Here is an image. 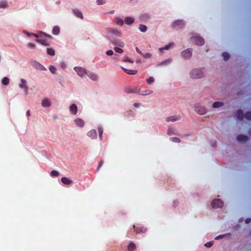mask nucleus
I'll list each match as a JSON object with an SVG mask.
<instances>
[{"mask_svg":"<svg viewBox=\"0 0 251 251\" xmlns=\"http://www.w3.org/2000/svg\"><path fill=\"white\" fill-rule=\"evenodd\" d=\"M190 76L192 78H200L203 76V72L201 69H195L191 71Z\"/></svg>","mask_w":251,"mask_h":251,"instance_id":"obj_1","label":"nucleus"},{"mask_svg":"<svg viewBox=\"0 0 251 251\" xmlns=\"http://www.w3.org/2000/svg\"><path fill=\"white\" fill-rule=\"evenodd\" d=\"M185 25V22L182 20H177L172 24V27L174 29L182 28Z\"/></svg>","mask_w":251,"mask_h":251,"instance_id":"obj_2","label":"nucleus"},{"mask_svg":"<svg viewBox=\"0 0 251 251\" xmlns=\"http://www.w3.org/2000/svg\"><path fill=\"white\" fill-rule=\"evenodd\" d=\"M192 55V49H188L183 50L181 53V56L184 59H189Z\"/></svg>","mask_w":251,"mask_h":251,"instance_id":"obj_3","label":"nucleus"},{"mask_svg":"<svg viewBox=\"0 0 251 251\" xmlns=\"http://www.w3.org/2000/svg\"><path fill=\"white\" fill-rule=\"evenodd\" d=\"M223 205V202L219 199L214 200L211 202V205L212 207L215 208L222 207Z\"/></svg>","mask_w":251,"mask_h":251,"instance_id":"obj_4","label":"nucleus"},{"mask_svg":"<svg viewBox=\"0 0 251 251\" xmlns=\"http://www.w3.org/2000/svg\"><path fill=\"white\" fill-rule=\"evenodd\" d=\"M74 70L77 73L78 75L82 77L85 74H87V72L85 69L79 67H75Z\"/></svg>","mask_w":251,"mask_h":251,"instance_id":"obj_5","label":"nucleus"},{"mask_svg":"<svg viewBox=\"0 0 251 251\" xmlns=\"http://www.w3.org/2000/svg\"><path fill=\"white\" fill-rule=\"evenodd\" d=\"M192 39L195 43L198 45H202L204 43L203 39L201 37L195 36Z\"/></svg>","mask_w":251,"mask_h":251,"instance_id":"obj_6","label":"nucleus"},{"mask_svg":"<svg viewBox=\"0 0 251 251\" xmlns=\"http://www.w3.org/2000/svg\"><path fill=\"white\" fill-rule=\"evenodd\" d=\"M133 228L136 233H145L147 231V228L143 226H136L133 225Z\"/></svg>","mask_w":251,"mask_h":251,"instance_id":"obj_7","label":"nucleus"},{"mask_svg":"<svg viewBox=\"0 0 251 251\" xmlns=\"http://www.w3.org/2000/svg\"><path fill=\"white\" fill-rule=\"evenodd\" d=\"M19 87L22 89H24L25 92L26 93V94H27L28 87L27 86L26 81L25 80L21 79V83L19 84Z\"/></svg>","mask_w":251,"mask_h":251,"instance_id":"obj_8","label":"nucleus"},{"mask_svg":"<svg viewBox=\"0 0 251 251\" xmlns=\"http://www.w3.org/2000/svg\"><path fill=\"white\" fill-rule=\"evenodd\" d=\"M195 111L200 115H204L206 113V109L204 107L199 106L195 108Z\"/></svg>","mask_w":251,"mask_h":251,"instance_id":"obj_9","label":"nucleus"},{"mask_svg":"<svg viewBox=\"0 0 251 251\" xmlns=\"http://www.w3.org/2000/svg\"><path fill=\"white\" fill-rule=\"evenodd\" d=\"M107 31L109 33H111L114 35H115L118 37H120L121 36V33L118 30L114 28H109L107 29Z\"/></svg>","mask_w":251,"mask_h":251,"instance_id":"obj_10","label":"nucleus"},{"mask_svg":"<svg viewBox=\"0 0 251 251\" xmlns=\"http://www.w3.org/2000/svg\"><path fill=\"white\" fill-rule=\"evenodd\" d=\"M180 119V117L179 116H172L167 117L166 118V121L168 122H175L176 121H178Z\"/></svg>","mask_w":251,"mask_h":251,"instance_id":"obj_11","label":"nucleus"},{"mask_svg":"<svg viewBox=\"0 0 251 251\" xmlns=\"http://www.w3.org/2000/svg\"><path fill=\"white\" fill-rule=\"evenodd\" d=\"M237 140L240 142L244 143L248 140V137L247 136L240 134L237 137Z\"/></svg>","mask_w":251,"mask_h":251,"instance_id":"obj_12","label":"nucleus"},{"mask_svg":"<svg viewBox=\"0 0 251 251\" xmlns=\"http://www.w3.org/2000/svg\"><path fill=\"white\" fill-rule=\"evenodd\" d=\"M87 135L93 139H96L97 137L96 130L95 129L91 130L88 132Z\"/></svg>","mask_w":251,"mask_h":251,"instance_id":"obj_13","label":"nucleus"},{"mask_svg":"<svg viewBox=\"0 0 251 251\" xmlns=\"http://www.w3.org/2000/svg\"><path fill=\"white\" fill-rule=\"evenodd\" d=\"M70 111L74 115H76L77 112V107L76 104H73L70 106Z\"/></svg>","mask_w":251,"mask_h":251,"instance_id":"obj_14","label":"nucleus"},{"mask_svg":"<svg viewBox=\"0 0 251 251\" xmlns=\"http://www.w3.org/2000/svg\"><path fill=\"white\" fill-rule=\"evenodd\" d=\"M73 13L74 14V15L75 16H76L77 17L81 19H83V15L80 10H79L78 9H74L73 10Z\"/></svg>","mask_w":251,"mask_h":251,"instance_id":"obj_15","label":"nucleus"},{"mask_svg":"<svg viewBox=\"0 0 251 251\" xmlns=\"http://www.w3.org/2000/svg\"><path fill=\"white\" fill-rule=\"evenodd\" d=\"M75 124L79 127H83L84 125V121L80 118H77L74 121Z\"/></svg>","mask_w":251,"mask_h":251,"instance_id":"obj_16","label":"nucleus"},{"mask_svg":"<svg viewBox=\"0 0 251 251\" xmlns=\"http://www.w3.org/2000/svg\"><path fill=\"white\" fill-rule=\"evenodd\" d=\"M134 22V19L131 17H127L125 19V24L126 25H131Z\"/></svg>","mask_w":251,"mask_h":251,"instance_id":"obj_17","label":"nucleus"},{"mask_svg":"<svg viewBox=\"0 0 251 251\" xmlns=\"http://www.w3.org/2000/svg\"><path fill=\"white\" fill-rule=\"evenodd\" d=\"M61 182L66 185H69L73 182V181L69 178L63 177L61 178Z\"/></svg>","mask_w":251,"mask_h":251,"instance_id":"obj_18","label":"nucleus"},{"mask_svg":"<svg viewBox=\"0 0 251 251\" xmlns=\"http://www.w3.org/2000/svg\"><path fill=\"white\" fill-rule=\"evenodd\" d=\"M123 70L128 75H135L137 73V71L136 70H127L124 68H122Z\"/></svg>","mask_w":251,"mask_h":251,"instance_id":"obj_19","label":"nucleus"},{"mask_svg":"<svg viewBox=\"0 0 251 251\" xmlns=\"http://www.w3.org/2000/svg\"><path fill=\"white\" fill-rule=\"evenodd\" d=\"M86 75L92 80H96L98 79V76L92 72H87Z\"/></svg>","mask_w":251,"mask_h":251,"instance_id":"obj_20","label":"nucleus"},{"mask_svg":"<svg viewBox=\"0 0 251 251\" xmlns=\"http://www.w3.org/2000/svg\"><path fill=\"white\" fill-rule=\"evenodd\" d=\"M42 105L44 107H48L50 106V103L47 99H45L42 100Z\"/></svg>","mask_w":251,"mask_h":251,"instance_id":"obj_21","label":"nucleus"},{"mask_svg":"<svg viewBox=\"0 0 251 251\" xmlns=\"http://www.w3.org/2000/svg\"><path fill=\"white\" fill-rule=\"evenodd\" d=\"M236 117L239 120H242L243 118V112L242 110H238L236 113Z\"/></svg>","mask_w":251,"mask_h":251,"instance_id":"obj_22","label":"nucleus"},{"mask_svg":"<svg viewBox=\"0 0 251 251\" xmlns=\"http://www.w3.org/2000/svg\"><path fill=\"white\" fill-rule=\"evenodd\" d=\"M111 41L114 44L117 45L121 47H124L125 46L124 42L119 40H115Z\"/></svg>","mask_w":251,"mask_h":251,"instance_id":"obj_23","label":"nucleus"},{"mask_svg":"<svg viewBox=\"0 0 251 251\" xmlns=\"http://www.w3.org/2000/svg\"><path fill=\"white\" fill-rule=\"evenodd\" d=\"M136 249L135 244L131 242L127 246V250L128 251H133Z\"/></svg>","mask_w":251,"mask_h":251,"instance_id":"obj_24","label":"nucleus"},{"mask_svg":"<svg viewBox=\"0 0 251 251\" xmlns=\"http://www.w3.org/2000/svg\"><path fill=\"white\" fill-rule=\"evenodd\" d=\"M60 32V28L58 26H54L53 27L52 33L53 34L57 35H58Z\"/></svg>","mask_w":251,"mask_h":251,"instance_id":"obj_25","label":"nucleus"},{"mask_svg":"<svg viewBox=\"0 0 251 251\" xmlns=\"http://www.w3.org/2000/svg\"><path fill=\"white\" fill-rule=\"evenodd\" d=\"M35 41L46 46H49L50 45L47 41L44 39H36Z\"/></svg>","mask_w":251,"mask_h":251,"instance_id":"obj_26","label":"nucleus"},{"mask_svg":"<svg viewBox=\"0 0 251 251\" xmlns=\"http://www.w3.org/2000/svg\"><path fill=\"white\" fill-rule=\"evenodd\" d=\"M8 5L7 1L6 0H2L0 1V8H5L8 7Z\"/></svg>","mask_w":251,"mask_h":251,"instance_id":"obj_27","label":"nucleus"},{"mask_svg":"<svg viewBox=\"0 0 251 251\" xmlns=\"http://www.w3.org/2000/svg\"><path fill=\"white\" fill-rule=\"evenodd\" d=\"M141 21L144 22L150 19V16L148 14H144L140 17Z\"/></svg>","mask_w":251,"mask_h":251,"instance_id":"obj_28","label":"nucleus"},{"mask_svg":"<svg viewBox=\"0 0 251 251\" xmlns=\"http://www.w3.org/2000/svg\"><path fill=\"white\" fill-rule=\"evenodd\" d=\"M223 105H224V103L223 102L217 101V102H214L213 103L212 106L214 108H218V107L222 106Z\"/></svg>","mask_w":251,"mask_h":251,"instance_id":"obj_29","label":"nucleus"},{"mask_svg":"<svg viewBox=\"0 0 251 251\" xmlns=\"http://www.w3.org/2000/svg\"><path fill=\"white\" fill-rule=\"evenodd\" d=\"M139 29L141 32H145L147 30V27L145 25L141 24L139 25Z\"/></svg>","mask_w":251,"mask_h":251,"instance_id":"obj_30","label":"nucleus"},{"mask_svg":"<svg viewBox=\"0 0 251 251\" xmlns=\"http://www.w3.org/2000/svg\"><path fill=\"white\" fill-rule=\"evenodd\" d=\"M9 83V79L7 77H4L2 79V84L4 85H7Z\"/></svg>","mask_w":251,"mask_h":251,"instance_id":"obj_31","label":"nucleus"},{"mask_svg":"<svg viewBox=\"0 0 251 251\" xmlns=\"http://www.w3.org/2000/svg\"><path fill=\"white\" fill-rule=\"evenodd\" d=\"M222 56L225 60H227L230 58V55L228 52H224L222 54Z\"/></svg>","mask_w":251,"mask_h":251,"instance_id":"obj_32","label":"nucleus"},{"mask_svg":"<svg viewBox=\"0 0 251 251\" xmlns=\"http://www.w3.org/2000/svg\"><path fill=\"white\" fill-rule=\"evenodd\" d=\"M115 23L117 25L121 26L123 25L124 24L123 20L120 18H116Z\"/></svg>","mask_w":251,"mask_h":251,"instance_id":"obj_33","label":"nucleus"},{"mask_svg":"<svg viewBox=\"0 0 251 251\" xmlns=\"http://www.w3.org/2000/svg\"><path fill=\"white\" fill-rule=\"evenodd\" d=\"M47 53L48 54L50 55H54L55 54V51L54 50H53L51 48H48L47 49Z\"/></svg>","mask_w":251,"mask_h":251,"instance_id":"obj_34","label":"nucleus"},{"mask_svg":"<svg viewBox=\"0 0 251 251\" xmlns=\"http://www.w3.org/2000/svg\"><path fill=\"white\" fill-rule=\"evenodd\" d=\"M50 175L52 177H57L59 176V173L56 170H52L50 172Z\"/></svg>","mask_w":251,"mask_h":251,"instance_id":"obj_35","label":"nucleus"},{"mask_svg":"<svg viewBox=\"0 0 251 251\" xmlns=\"http://www.w3.org/2000/svg\"><path fill=\"white\" fill-rule=\"evenodd\" d=\"M135 91H133V88L128 87H127L125 89V92L126 93H133V92H135Z\"/></svg>","mask_w":251,"mask_h":251,"instance_id":"obj_36","label":"nucleus"},{"mask_svg":"<svg viewBox=\"0 0 251 251\" xmlns=\"http://www.w3.org/2000/svg\"><path fill=\"white\" fill-rule=\"evenodd\" d=\"M98 130L99 132V137H100V139L101 140L102 135L103 133V129L101 127H99L98 128Z\"/></svg>","mask_w":251,"mask_h":251,"instance_id":"obj_37","label":"nucleus"},{"mask_svg":"<svg viewBox=\"0 0 251 251\" xmlns=\"http://www.w3.org/2000/svg\"><path fill=\"white\" fill-rule=\"evenodd\" d=\"M174 45L173 43H170L167 45H166L164 48H160L159 50H169L171 46H173Z\"/></svg>","mask_w":251,"mask_h":251,"instance_id":"obj_38","label":"nucleus"},{"mask_svg":"<svg viewBox=\"0 0 251 251\" xmlns=\"http://www.w3.org/2000/svg\"><path fill=\"white\" fill-rule=\"evenodd\" d=\"M245 117L246 119L251 121V111L247 112L245 114Z\"/></svg>","mask_w":251,"mask_h":251,"instance_id":"obj_39","label":"nucleus"},{"mask_svg":"<svg viewBox=\"0 0 251 251\" xmlns=\"http://www.w3.org/2000/svg\"><path fill=\"white\" fill-rule=\"evenodd\" d=\"M141 55H142L145 58H149L151 57V54L149 52H146L145 53H143L142 52V54H141Z\"/></svg>","mask_w":251,"mask_h":251,"instance_id":"obj_40","label":"nucleus"},{"mask_svg":"<svg viewBox=\"0 0 251 251\" xmlns=\"http://www.w3.org/2000/svg\"><path fill=\"white\" fill-rule=\"evenodd\" d=\"M154 81V79L153 77L150 76L147 80V82L149 84L152 83Z\"/></svg>","mask_w":251,"mask_h":251,"instance_id":"obj_41","label":"nucleus"},{"mask_svg":"<svg viewBox=\"0 0 251 251\" xmlns=\"http://www.w3.org/2000/svg\"><path fill=\"white\" fill-rule=\"evenodd\" d=\"M49 70L51 73L53 74H55L56 69V68L53 66H50L49 67Z\"/></svg>","mask_w":251,"mask_h":251,"instance_id":"obj_42","label":"nucleus"},{"mask_svg":"<svg viewBox=\"0 0 251 251\" xmlns=\"http://www.w3.org/2000/svg\"><path fill=\"white\" fill-rule=\"evenodd\" d=\"M152 93V91L151 90H146L145 91L142 92L140 94V95H147L150 94H151Z\"/></svg>","mask_w":251,"mask_h":251,"instance_id":"obj_43","label":"nucleus"},{"mask_svg":"<svg viewBox=\"0 0 251 251\" xmlns=\"http://www.w3.org/2000/svg\"><path fill=\"white\" fill-rule=\"evenodd\" d=\"M114 49L117 52L119 53H121L123 52V51H124L122 49H121L119 47H115L114 48Z\"/></svg>","mask_w":251,"mask_h":251,"instance_id":"obj_44","label":"nucleus"},{"mask_svg":"<svg viewBox=\"0 0 251 251\" xmlns=\"http://www.w3.org/2000/svg\"><path fill=\"white\" fill-rule=\"evenodd\" d=\"M213 244V241L208 242L204 244V246L207 248H210Z\"/></svg>","mask_w":251,"mask_h":251,"instance_id":"obj_45","label":"nucleus"},{"mask_svg":"<svg viewBox=\"0 0 251 251\" xmlns=\"http://www.w3.org/2000/svg\"><path fill=\"white\" fill-rule=\"evenodd\" d=\"M97 3L98 5H101L105 3V0H97Z\"/></svg>","mask_w":251,"mask_h":251,"instance_id":"obj_46","label":"nucleus"},{"mask_svg":"<svg viewBox=\"0 0 251 251\" xmlns=\"http://www.w3.org/2000/svg\"><path fill=\"white\" fill-rule=\"evenodd\" d=\"M172 141L176 143H179L180 142V139L177 137H174L172 138Z\"/></svg>","mask_w":251,"mask_h":251,"instance_id":"obj_47","label":"nucleus"},{"mask_svg":"<svg viewBox=\"0 0 251 251\" xmlns=\"http://www.w3.org/2000/svg\"><path fill=\"white\" fill-rule=\"evenodd\" d=\"M28 47L29 48L33 49V48H34L35 47V45L34 44H33V43H29L28 44Z\"/></svg>","mask_w":251,"mask_h":251,"instance_id":"obj_48","label":"nucleus"},{"mask_svg":"<svg viewBox=\"0 0 251 251\" xmlns=\"http://www.w3.org/2000/svg\"><path fill=\"white\" fill-rule=\"evenodd\" d=\"M123 61H125V62H129L130 63H133V61H132L131 59H129L127 57L123 59Z\"/></svg>","mask_w":251,"mask_h":251,"instance_id":"obj_49","label":"nucleus"},{"mask_svg":"<svg viewBox=\"0 0 251 251\" xmlns=\"http://www.w3.org/2000/svg\"><path fill=\"white\" fill-rule=\"evenodd\" d=\"M106 53L108 55H112L113 54V51L112 50H108L106 52Z\"/></svg>","mask_w":251,"mask_h":251,"instance_id":"obj_50","label":"nucleus"},{"mask_svg":"<svg viewBox=\"0 0 251 251\" xmlns=\"http://www.w3.org/2000/svg\"><path fill=\"white\" fill-rule=\"evenodd\" d=\"M133 91H135V92H133V93H137L140 94V92L139 91V90L137 88H133Z\"/></svg>","mask_w":251,"mask_h":251,"instance_id":"obj_51","label":"nucleus"},{"mask_svg":"<svg viewBox=\"0 0 251 251\" xmlns=\"http://www.w3.org/2000/svg\"><path fill=\"white\" fill-rule=\"evenodd\" d=\"M251 222V218H248L246 220V224H249L250 223V222Z\"/></svg>","mask_w":251,"mask_h":251,"instance_id":"obj_52","label":"nucleus"},{"mask_svg":"<svg viewBox=\"0 0 251 251\" xmlns=\"http://www.w3.org/2000/svg\"><path fill=\"white\" fill-rule=\"evenodd\" d=\"M136 50L141 55V54H142V52L140 51V50L137 47L136 48Z\"/></svg>","mask_w":251,"mask_h":251,"instance_id":"obj_53","label":"nucleus"},{"mask_svg":"<svg viewBox=\"0 0 251 251\" xmlns=\"http://www.w3.org/2000/svg\"><path fill=\"white\" fill-rule=\"evenodd\" d=\"M172 129L171 128H169L168 130V134L171 135V134H172Z\"/></svg>","mask_w":251,"mask_h":251,"instance_id":"obj_54","label":"nucleus"},{"mask_svg":"<svg viewBox=\"0 0 251 251\" xmlns=\"http://www.w3.org/2000/svg\"><path fill=\"white\" fill-rule=\"evenodd\" d=\"M139 106H140V104H139V103H135L134 104V106L135 107L137 108V107H138Z\"/></svg>","mask_w":251,"mask_h":251,"instance_id":"obj_55","label":"nucleus"},{"mask_svg":"<svg viewBox=\"0 0 251 251\" xmlns=\"http://www.w3.org/2000/svg\"><path fill=\"white\" fill-rule=\"evenodd\" d=\"M32 35H33L36 38H38L39 37V35L35 33H32Z\"/></svg>","mask_w":251,"mask_h":251,"instance_id":"obj_56","label":"nucleus"},{"mask_svg":"<svg viewBox=\"0 0 251 251\" xmlns=\"http://www.w3.org/2000/svg\"><path fill=\"white\" fill-rule=\"evenodd\" d=\"M102 161H101V162L100 163V165H99V166H98V168H97V170H99V169L100 167V166L102 165Z\"/></svg>","mask_w":251,"mask_h":251,"instance_id":"obj_57","label":"nucleus"},{"mask_svg":"<svg viewBox=\"0 0 251 251\" xmlns=\"http://www.w3.org/2000/svg\"><path fill=\"white\" fill-rule=\"evenodd\" d=\"M45 36H47V37H48L49 38H51V36L50 35H47L46 33H44Z\"/></svg>","mask_w":251,"mask_h":251,"instance_id":"obj_58","label":"nucleus"},{"mask_svg":"<svg viewBox=\"0 0 251 251\" xmlns=\"http://www.w3.org/2000/svg\"><path fill=\"white\" fill-rule=\"evenodd\" d=\"M26 115L27 116H30V111L29 110H28L26 112Z\"/></svg>","mask_w":251,"mask_h":251,"instance_id":"obj_59","label":"nucleus"},{"mask_svg":"<svg viewBox=\"0 0 251 251\" xmlns=\"http://www.w3.org/2000/svg\"><path fill=\"white\" fill-rule=\"evenodd\" d=\"M177 203H178V201H175L174 202V204L175 205V206H176V205L177 204Z\"/></svg>","mask_w":251,"mask_h":251,"instance_id":"obj_60","label":"nucleus"},{"mask_svg":"<svg viewBox=\"0 0 251 251\" xmlns=\"http://www.w3.org/2000/svg\"><path fill=\"white\" fill-rule=\"evenodd\" d=\"M249 134L251 135V128L250 129V130L249 131Z\"/></svg>","mask_w":251,"mask_h":251,"instance_id":"obj_61","label":"nucleus"},{"mask_svg":"<svg viewBox=\"0 0 251 251\" xmlns=\"http://www.w3.org/2000/svg\"><path fill=\"white\" fill-rule=\"evenodd\" d=\"M42 70H46L45 68V67H44L43 66H42Z\"/></svg>","mask_w":251,"mask_h":251,"instance_id":"obj_62","label":"nucleus"},{"mask_svg":"<svg viewBox=\"0 0 251 251\" xmlns=\"http://www.w3.org/2000/svg\"><path fill=\"white\" fill-rule=\"evenodd\" d=\"M219 237L217 236V237H216L215 238V239H219Z\"/></svg>","mask_w":251,"mask_h":251,"instance_id":"obj_63","label":"nucleus"},{"mask_svg":"<svg viewBox=\"0 0 251 251\" xmlns=\"http://www.w3.org/2000/svg\"><path fill=\"white\" fill-rule=\"evenodd\" d=\"M219 237L217 236V237H216L215 238V239H219Z\"/></svg>","mask_w":251,"mask_h":251,"instance_id":"obj_64","label":"nucleus"}]
</instances>
